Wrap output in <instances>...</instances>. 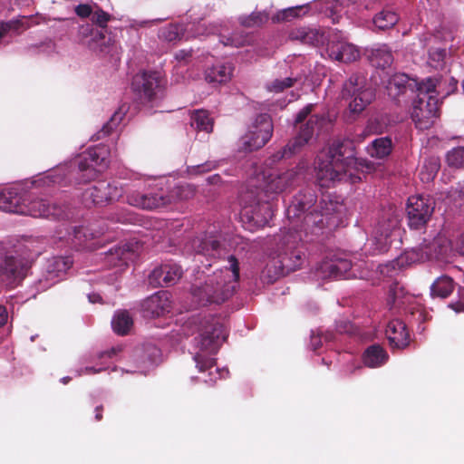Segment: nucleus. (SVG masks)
Returning <instances> with one entry per match:
<instances>
[{"mask_svg":"<svg viewBox=\"0 0 464 464\" xmlns=\"http://www.w3.org/2000/svg\"><path fill=\"white\" fill-rule=\"evenodd\" d=\"M8 318V314L5 306L0 305V327L3 326Z\"/></svg>","mask_w":464,"mask_h":464,"instance_id":"nucleus-61","label":"nucleus"},{"mask_svg":"<svg viewBox=\"0 0 464 464\" xmlns=\"http://www.w3.org/2000/svg\"><path fill=\"white\" fill-rule=\"evenodd\" d=\"M170 295L167 291H159L145 299L141 304L144 316L159 317L169 312Z\"/></svg>","mask_w":464,"mask_h":464,"instance_id":"nucleus-22","label":"nucleus"},{"mask_svg":"<svg viewBox=\"0 0 464 464\" xmlns=\"http://www.w3.org/2000/svg\"><path fill=\"white\" fill-rule=\"evenodd\" d=\"M219 235L215 231L200 234L185 245V250L188 253H194L198 256H203L207 260L221 258L224 250L221 247Z\"/></svg>","mask_w":464,"mask_h":464,"instance_id":"nucleus-15","label":"nucleus"},{"mask_svg":"<svg viewBox=\"0 0 464 464\" xmlns=\"http://www.w3.org/2000/svg\"><path fill=\"white\" fill-rule=\"evenodd\" d=\"M231 63H218L205 71V80L212 84H226L233 76Z\"/></svg>","mask_w":464,"mask_h":464,"instance_id":"nucleus-29","label":"nucleus"},{"mask_svg":"<svg viewBox=\"0 0 464 464\" xmlns=\"http://www.w3.org/2000/svg\"><path fill=\"white\" fill-rule=\"evenodd\" d=\"M450 246V240L440 233L432 239L425 238L420 245L421 252L426 256V260L439 258L446 255Z\"/></svg>","mask_w":464,"mask_h":464,"instance_id":"nucleus-26","label":"nucleus"},{"mask_svg":"<svg viewBox=\"0 0 464 464\" xmlns=\"http://www.w3.org/2000/svg\"><path fill=\"white\" fill-rule=\"evenodd\" d=\"M223 268L208 275L203 284L193 285L191 293L198 304H221L234 295L239 279L238 261L229 256Z\"/></svg>","mask_w":464,"mask_h":464,"instance_id":"nucleus-5","label":"nucleus"},{"mask_svg":"<svg viewBox=\"0 0 464 464\" xmlns=\"http://www.w3.org/2000/svg\"><path fill=\"white\" fill-rule=\"evenodd\" d=\"M128 111V106L122 104L119 109L111 115L109 121L103 125L102 130L98 133V139L102 136L108 135L111 130L116 129L124 120Z\"/></svg>","mask_w":464,"mask_h":464,"instance_id":"nucleus-41","label":"nucleus"},{"mask_svg":"<svg viewBox=\"0 0 464 464\" xmlns=\"http://www.w3.org/2000/svg\"><path fill=\"white\" fill-rule=\"evenodd\" d=\"M185 336H194L193 345L196 349L193 359L199 372L208 371V379H203L206 383L211 384L218 378H225L228 374L227 369L214 367V359L211 357L219 349L226 340L227 334L218 317L207 314H197L188 317L180 326Z\"/></svg>","mask_w":464,"mask_h":464,"instance_id":"nucleus-3","label":"nucleus"},{"mask_svg":"<svg viewBox=\"0 0 464 464\" xmlns=\"http://www.w3.org/2000/svg\"><path fill=\"white\" fill-rule=\"evenodd\" d=\"M220 42L225 46L240 47L247 42V36L243 34H234L231 36L220 34Z\"/></svg>","mask_w":464,"mask_h":464,"instance_id":"nucleus-48","label":"nucleus"},{"mask_svg":"<svg viewBox=\"0 0 464 464\" xmlns=\"http://www.w3.org/2000/svg\"><path fill=\"white\" fill-rule=\"evenodd\" d=\"M120 348H111L108 351L99 352L96 354L84 355L81 359L82 365L75 370V376L92 375L106 370L103 362H99L103 358H111L120 352Z\"/></svg>","mask_w":464,"mask_h":464,"instance_id":"nucleus-20","label":"nucleus"},{"mask_svg":"<svg viewBox=\"0 0 464 464\" xmlns=\"http://www.w3.org/2000/svg\"><path fill=\"white\" fill-rule=\"evenodd\" d=\"M268 18L266 12H253L249 15L240 16L239 23L246 27H255L263 24Z\"/></svg>","mask_w":464,"mask_h":464,"instance_id":"nucleus-44","label":"nucleus"},{"mask_svg":"<svg viewBox=\"0 0 464 464\" xmlns=\"http://www.w3.org/2000/svg\"><path fill=\"white\" fill-rule=\"evenodd\" d=\"M216 167V164L214 162H206L201 165L193 166L189 169L188 172L189 174H196L199 172H207L211 170Z\"/></svg>","mask_w":464,"mask_h":464,"instance_id":"nucleus-57","label":"nucleus"},{"mask_svg":"<svg viewBox=\"0 0 464 464\" xmlns=\"http://www.w3.org/2000/svg\"><path fill=\"white\" fill-rule=\"evenodd\" d=\"M305 40V44L316 45L323 41V34L317 29L309 28Z\"/></svg>","mask_w":464,"mask_h":464,"instance_id":"nucleus-54","label":"nucleus"},{"mask_svg":"<svg viewBox=\"0 0 464 464\" xmlns=\"http://www.w3.org/2000/svg\"><path fill=\"white\" fill-rule=\"evenodd\" d=\"M312 109H313V104H308L307 106H305L303 110H301L298 112L295 121L296 122L303 121L307 117V115L311 112Z\"/></svg>","mask_w":464,"mask_h":464,"instance_id":"nucleus-60","label":"nucleus"},{"mask_svg":"<svg viewBox=\"0 0 464 464\" xmlns=\"http://www.w3.org/2000/svg\"><path fill=\"white\" fill-rule=\"evenodd\" d=\"M295 177V172L294 170L285 172L277 169L265 170L256 177L257 182H259V191L257 193L268 200L273 199L293 184Z\"/></svg>","mask_w":464,"mask_h":464,"instance_id":"nucleus-13","label":"nucleus"},{"mask_svg":"<svg viewBox=\"0 0 464 464\" xmlns=\"http://www.w3.org/2000/svg\"><path fill=\"white\" fill-rule=\"evenodd\" d=\"M388 358L389 355L387 352L381 345L372 344L365 350L362 361L365 366L369 368H377L385 364Z\"/></svg>","mask_w":464,"mask_h":464,"instance_id":"nucleus-32","label":"nucleus"},{"mask_svg":"<svg viewBox=\"0 0 464 464\" xmlns=\"http://www.w3.org/2000/svg\"><path fill=\"white\" fill-rule=\"evenodd\" d=\"M370 61L372 65L384 69L392 63L393 56L391 49L386 44H382L372 50Z\"/></svg>","mask_w":464,"mask_h":464,"instance_id":"nucleus-36","label":"nucleus"},{"mask_svg":"<svg viewBox=\"0 0 464 464\" xmlns=\"http://www.w3.org/2000/svg\"><path fill=\"white\" fill-rule=\"evenodd\" d=\"M79 34L85 44L94 51H103L105 34L103 28H94L92 24L82 25Z\"/></svg>","mask_w":464,"mask_h":464,"instance_id":"nucleus-31","label":"nucleus"},{"mask_svg":"<svg viewBox=\"0 0 464 464\" xmlns=\"http://www.w3.org/2000/svg\"><path fill=\"white\" fill-rule=\"evenodd\" d=\"M438 84L436 78H427L418 84V95L413 101L411 117L420 130L430 129L439 116Z\"/></svg>","mask_w":464,"mask_h":464,"instance_id":"nucleus-6","label":"nucleus"},{"mask_svg":"<svg viewBox=\"0 0 464 464\" xmlns=\"http://www.w3.org/2000/svg\"><path fill=\"white\" fill-rule=\"evenodd\" d=\"M309 31V28H299L295 31H293L290 34L291 38L294 40H298L303 44H305L307 32Z\"/></svg>","mask_w":464,"mask_h":464,"instance_id":"nucleus-58","label":"nucleus"},{"mask_svg":"<svg viewBox=\"0 0 464 464\" xmlns=\"http://www.w3.org/2000/svg\"><path fill=\"white\" fill-rule=\"evenodd\" d=\"M301 78L296 76L286 77L283 80L276 79L273 81L271 83L267 84V90L269 92H280L285 89L290 88L294 85L295 82L300 81Z\"/></svg>","mask_w":464,"mask_h":464,"instance_id":"nucleus-46","label":"nucleus"},{"mask_svg":"<svg viewBox=\"0 0 464 464\" xmlns=\"http://www.w3.org/2000/svg\"><path fill=\"white\" fill-rule=\"evenodd\" d=\"M131 84L140 103L149 109L158 107L165 97L166 80L160 72H140L133 77Z\"/></svg>","mask_w":464,"mask_h":464,"instance_id":"nucleus-9","label":"nucleus"},{"mask_svg":"<svg viewBox=\"0 0 464 464\" xmlns=\"http://www.w3.org/2000/svg\"><path fill=\"white\" fill-rule=\"evenodd\" d=\"M321 3L324 5L322 11L325 13L329 12L332 16L338 15L344 11L345 8L344 3L339 0H324ZM333 20L335 21V17H333Z\"/></svg>","mask_w":464,"mask_h":464,"instance_id":"nucleus-49","label":"nucleus"},{"mask_svg":"<svg viewBox=\"0 0 464 464\" xmlns=\"http://www.w3.org/2000/svg\"><path fill=\"white\" fill-rule=\"evenodd\" d=\"M328 53L330 58L343 63L354 62L360 56L358 48L344 41L331 43L328 47Z\"/></svg>","mask_w":464,"mask_h":464,"instance_id":"nucleus-28","label":"nucleus"},{"mask_svg":"<svg viewBox=\"0 0 464 464\" xmlns=\"http://www.w3.org/2000/svg\"><path fill=\"white\" fill-rule=\"evenodd\" d=\"M400 212L390 206L382 211L372 236L367 239L365 250L372 255L386 252L393 240L400 237Z\"/></svg>","mask_w":464,"mask_h":464,"instance_id":"nucleus-8","label":"nucleus"},{"mask_svg":"<svg viewBox=\"0 0 464 464\" xmlns=\"http://www.w3.org/2000/svg\"><path fill=\"white\" fill-rule=\"evenodd\" d=\"M316 197L311 190H305L294 197L286 208L288 228L281 231L278 242V262L281 273H289L299 268L304 253L298 247L303 239L302 231L315 233L324 226H336L342 219L345 207L336 197L326 196L320 201V211L314 207Z\"/></svg>","mask_w":464,"mask_h":464,"instance_id":"nucleus-1","label":"nucleus"},{"mask_svg":"<svg viewBox=\"0 0 464 464\" xmlns=\"http://www.w3.org/2000/svg\"><path fill=\"white\" fill-rule=\"evenodd\" d=\"M454 288L455 284L452 278L448 276H441L430 285V295L432 297L447 298L451 295Z\"/></svg>","mask_w":464,"mask_h":464,"instance_id":"nucleus-35","label":"nucleus"},{"mask_svg":"<svg viewBox=\"0 0 464 464\" xmlns=\"http://www.w3.org/2000/svg\"><path fill=\"white\" fill-rule=\"evenodd\" d=\"M399 21V15L392 9L385 8L375 14L372 19L373 26L377 30L392 28Z\"/></svg>","mask_w":464,"mask_h":464,"instance_id":"nucleus-37","label":"nucleus"},{"mask_svg":"<svg viewBox=\"0 0 464 464\" xmlns=\"http://www.w3.org/2000/svg\"><path fill=\"white\" fill-rule=\"evenodd\" d=\"M324 122V117L313 115L308 120L306 125L301 129L299 134L293 140L289 141L282 150L273 156V161L290 158L299 151L303 146L308 143L314 132L319 130Z\"/></svg>","mask_w":464,"mask_h":464,"instance_id":"nucleus-17","label":"nucleus"},{"mask_svg":"<svg viewBox=\"0 0 464 464\" xmlns=\"http://www.w3.org/2000/svg\"><path fill=\"white\" fill-rule=\"evenodd\" d=\"M445 55H446V51L444 49L439 48V49L430 51L429 53L430 60L436 63V64L431 63V65L434 67H439L440 63L443 61Z\"/></svg>","mask_w":464,"mask_h":464,"instance_id":"nucleus-56","label":"nucleus"},{"mask_svg":"<svg viewBox=\"0 0 464 464\" xmlns=\"http://www.w3.org/2000/svg\"><path fill=\"white\" fill-rule=\"evenodd\" d=\"M413 299V296L410 295H404L403 289L398 285H395L390 290L388 304L391 308H402L405 312H411L413 314V308L411 307Z\"/></svg>","mask_w":464,"mask_h":464,"instance_id":"nucleus-33","label":"nucleus"},{"mask_svg":"<svg viewBox=\"0 0 464 464\" xmlns=\"http://www.w3.org/2000/svg\"><path fill=\"white\" fill-rule=\"evenodd\" d=\"M446 160L450 167L462 168L464 166V147H456L448 151Z\"/></svg>","mask_w":464,"mask_h":464,"instance_id":"nucleus-45","label":"nucleus"},{"mask_svg":"<svg viewBox=\"0 0 464 464\" xmlns=\"http://www.w3.org/2000/svg\"><path fill=\"white\" fill-rule=\"evenodd\" d=\"M88 299L90 303L95 304L102 301V296L99 294L92 293L88 295Z\"/></svg>","mask_w":464,"mask_h":464,"instance_id":"nucleus-64","label":"nucleus"},{"mask_svg":"<svg viewBox=\"0 0 464 464\" xmlns=\"http://www.w3.org/2000/svg\"><path fill=\"white\" fill-rule=\"evenodd\" d=\"M30 267L29 262L22 257L6 256L0 266V274L8 285L23 280Z\"/></svg>","mask_w":464,"mask_h":464,"instance_id":"nucleus-19","label":"nucleus"},{"mask_svg":"<svg viewBox=\"0 0 464 464\" xmlns=\"http://www.w3.org/2000/svg\"><path fill=\"white\" fill-rule=\"evenodd\" d=\"M73 232L74 237L81 241L82 237L85 239L97 237L102 235L105 230L103 228L95 230L93 227H78L74 228Z\"/></svg>","mask_w":464,"mask_h":464,"instance_id":"nucleus-51","label":"nucleus"},{"mask_svg":"<svg viewBox=\"0 0 464 464\" xmlns=\"http://www.w3.org/2000/svg\"><path fill=\"white\" fill-rule=\"evenodd\" d=\"M191 127L198 130H203L209 133L213 130V121L207 111L198 110L194 111L190 117Z\"/></svg>","mask_w":464,"mask_h":464,"instance_id":"nucleus-40","label":"nucleus"},{"mask_svg":"<svg viewBox=\"0 0 464 464\" xmlns=\"http://www.w3.org/2000/svg\"><path fill=\"white\" fill-rule=\"evenodd\" d=\"M273 130L274 126L269 115L265 113L257 115L241 138L243 148L253 151L264 147L271 139Z\"/></svg>","mask_w":464,"mask_h":464,"instance_id":"nucleus-12","label":"nucleus"},{"mask_svg":"<svg viewBox=\"0 0 464 464\" xmlns=\"http://www.w3.org/2000/svg\"><path fill=\"white\" fill-rule=\"evenodd\" d=\"M440 169V164L436 159H430L429 162L425 163L422 169L420 172L421 180L430 181L436 176Z\"/></svg>","mask_w":464,"mask_h":464,"instance_id":"nucleus-47","label":"nucleus"},{"mask_svg":"<svg viewBox=\"0 0 464 464\" xmlns=\"http://www.w3.org/2000/svg\"><path fill=\"white\" fill-rule=\"evenodd\" d=\"M220 33V30L216 24H211L208 26L205 23H198L195 26V30L192 33L191 36L197 37L200 35L209 34H217Z\"/></svg>","mask_w":464,"mask_h":464,"instance_id":"nucleus-52","label":"nucleus"},{"mask_svg":"<svg viewBox=\"0 0 464 464\" xmlns=\"http://www.w3.org/2000/svg\"><path fill=\"white\" fill-rule=\"evenodd\" d=\"M372 168L371 162L354 157L351 141L336 140L318 155L315 172L319 185L330 187L336 181L359 182Z\"/></svg>","mask_w":464,"mask_h":464,"instance_id":"nucleus-4","label":"nucleus"},{"mask_svg":"<svg viewBox=\"0 0 464 464\" xmlns=\"http://www.w3.org/2000/svg\"><path fill=\"white\" fill-rule=\"evenodd\" d=\"M182 273V268L179 265L164 264L151 271L149 281L154 286H169L176 284L181 277Z\"/></svg>","mask_w":464,"mask_h":464,"instance_id":"nucleus-21","label":"nucleus"},{"mask_svg":"<svg viewBox=\"0 0 464 464\" xmlns=\"http://www.w3.org/2000/svg\"><path fill=\"white\" fill-rule=\"evenodd\" d=\"M426 261V256L421 252L420 246L405 251L396 259L391 263L380 266L381 273L386 276H392L390 274L389 268L393 270L396 268H402L404 266Z\"/></svg>","mask_w":464,"mask_h":464,"instance_id":"nucleus-25","label":"nucleus"},{"mask_svg":"<svg viewBox=\"0 0 464 464\" xmlns=\"http://www.w3.org/2000/svg\"><path fill=\"white\" fill-rule=\"evenodd\" d=\"M133 324V319L127 311H118L111 320V327L121 335L126 334Z\"/></svg>","mask_w":464,"mask_h":464,"instance_id":"nucleus-39","label":"nucleus"},{"mask_svg":"<svg viewBox=\"0 0 464 464\" xmlns=\"http://www.w3.org/2000/svg\"><path fill=\"white\" fill-rule=\"evenodd\" d=\"M127 201L130 205L143 208L154 209L170 203V198L162 191L158 192H133L128 195Z\"/></svg>","mask_w":464,"mask_h":464,"instance_id":"nucleus-23","label":"nucleus"},{"mask_svg":"<svg viewBox=\"0 0 464 464\" xmlns=\"http://www.w3.org/2000/svg\"><path fill=\"white\" fill-rule=\"evenodd\" d=\"M110 150L106 145H97L89 148L86 151L74 160L73 163L68 166L67 163L59 165L53 169L61 168L58 175L53 179L56 183H51L49 187L41 188L40 190H48L55 185L66 184L68 176L77 174L79 182H87L94 179L98 173L104 171L110 163ZM38 189H36L37 191ZM35 190H30L27 193L24 204L22 208L28 209V211L20 212V215H27L34 218H67L63 207L50 204L48 200L44 198H36L34 197Z\"/></svg>","mask_w":464,"mask_h":464,"instance_id":"nucleus-2","label":"nucleus"},{"mask_svg":"<svg viewBox=\"0 0 464 464\" xmlns=\"http://www.w3.org/2000/svg\"><path fill=\"white\" fill-rule=\"evenodd\" d=\"M360 267V264H352L347 258L334 257L323 260L315 269V276L321 279L365 278L367 272Z\"/></svg>","mask_w":464,"mask_h":464,"instance_id":"nucleus-11","label":"nucleus"},{"mask_svg":"<svg viewBox=\"0 0 464 464\" xmlns=\"http://www.w3.org/2000/svg\"><path fill=\"white\" fill-rule=\"evenodd\" d=\"M264 196L257 193L253 201L246 203L241 209V218L249 224V228L265 227L273 215V206Z\"/></svg>","mask_w":464,"mask_h":464,"instance_id":"nucleus-14","label":"nucleus"},{"mask_svg":"<svg viewBox=\"0 0 464 464\" xmlns=\"http://www.w3.org/2000/svg\"><path fill=\"white\" fill-rule=\"evenodd\" d=\"M311 344H312L314 350L318 349L321 346V344H322L321 337L320 336H315V335L313 334L311 336Z\"/></svg>","mask_w":464,"mask_h":464,"instance_id":"nucleus-63","label":"nucleus"},{"mask_svg":"<svg viewBox=\"0 0 464 464\" xmlns=\"http://www.w3.org/2000/svg\"><path fill=\"white\" fill-rule=\"evenodd\" d=\"M304 8L303 5L295 6V7H289L286 9H284L280 13H278L275 17H273L274 21H284V20H290L292 18L298 16V12Z\"/></svg>","mask_w":464,"mask_h":464,"instance_id":"nucleus-53","label":"nucleus"},{"mask_svg":"<svg viewBox=\"0 0 464 464\" xmlns=\"http://www.w3.org/2000/svg\"><path fill=\"white\" fill-rule=\"evenodd\" d=\"M392 150V142L388 137L376 139L367 147L368 154L376 159H383L389 156Z\"/></svg>","mask_w":464,"mask_h":464,"instance_id":"nucleus-38","label":"nucleus"},{"mask_svg":"<svg viewBox=\"0 0 464 464\" xmlns=\"http://www.w3.org/2000/svg\"><path fill=\"white\" fill-rule=\"evenodd\" d=\"M385 334L391 346L394 348L402 349L409 344V333L405 324L400 319L390 321Z\"/></svg>","mask_w":464,"mask_h":464,"instance_id":"nucleus-27","label":"nucleus"},{"mask_svg":"<svg viewBox=\"0 0 464 464\" xmlns=\"http://www.w3.org/2000/svg\"><path fill=\"white\" fill-rule=\"evenodd\" d=\"M190 56V52H188V51H185V50H180L179 51L176 55H175V58L178 60V61H184L187 59V57Z\"/></svg>","mask_w":464,"mask_h":464,"instance_id":"nucleus-62","label":"nucleus"},{"mask_svg":"<svg viewBox=\"0 0 464 464\" xmlns=\"http://www.w3.org/2000/svg\"><path fill=\"white\" fill-rule=\"evenodd\" d=\"M110 20V15L102 11L97 10L92 14V21L95 22L100 27L104 28Z\"/></svg>","mask_w":464,"mask_h":464,"instance_id":"nucleus-55","label":"nucleus"},{"mask_svg":"<svg viewBox=\"0 0 464 464\" xmlns=\"http://www.w3.org/2000/svg\"><path fill=\"white\" fill-rule=\"evenodd\" d=\"M184 35V28L179 24H169L160 29L159 37L167 42H176Z\"/></svg>","mask_w":464,"mask_h":464,"instance_id":"nucleus-42","label":"nucleus"},{"mask_svg":"<svg viewBox=\"0 0 464 464\" xmlns=\"http://www.w3.org/2000/svg\"><path fill=\"white\" fill-rule=\"evenodd\" d=\"M123 194L122 186L118 181L100 180L83 193L86 205H105L118 200Z\"/></svg>","mask_w":464,"mask_h":464,"instance_id":"nucleus-16","label":"nucleus"},{"mask_svg":"<svg viewBox=\"0 0 464 464\" xmlns=\"http://www.w3.org/2000/svg\"><path fill=\"white\" fill-rule=\"evenodd\" d=\"M72 265V260L69 256H53L50 258L46 266V281H51V284L59 282L71 268Z\"/></svg>","mask_w":464,"mask_h":464,"instance_id":"nucleus-30","label":"nucleus"},{"mask_svg":"<svg viewBox=\"0 0 464 464\" xmlns=\"http://www.w3.org/2000/svg\"><path fill=\"white\" fill-rule=\"evenodd\" d=\"M136 244L127 243L123 246L111 248L105 255V261L110 266H123L137 257Z\"/></svg>","mask_w":464,"mask_h":464,"instance_id":"nucleus-24","label":"nucleus"},{"mask_svg":"<svg viewBox=\"0 0 464 464\" xmlns=\"http://www.w3.org/2000/svg\"><path fill=\"white\" fill-rule=\"evenodd\" d=\"M434 210V201L431 198L414 195L408 198L407 214L409 226L411 228L419 229L430 219Z\"/></svg>","mask_w":464,"mask_h":464,"instance_id":"nucleus-18","label":"nucleus"},{"mask_svg":"<svg viewBox=\"0 0 464 464\" xmlns=\"http://www.w3.org/2000/svg\"><path fill=\"white\" fill-rule=\"evenodd\" d=\"M374 90L362 73H354L343 83L342 98L353 114L361 113L374 99Z\"/></svg>","mask_w":464,"mask_h":464,"instance_id":"nucleus-10","label":"nucleus"},{"mask_svg":"<svg viewBox=\"0 0 464 464\" xmlns=\"http://www.w3.org/2000/svg\"><path fill=\"white\" fill-rule=\"evenodd\" d=\"M30 18L23 17L18 21H10L7 23H0V39L10 30H18L20 25L25 29L30 26L28 22Z\"/></svg>","mask_w":464,"mask_h":464,"instance_id":"nucleus-50","label":"nucleus"},{"mask_svg":"<svg viewBox=\"0 0 464 464\" xmlns=\"http://www.w3.org/2000/svg\"><path fill=\"white\" fill-rule=\"evenodd\" d=\"M75 13L81 17H88L92 14V7L89 5H79L75 8Z\"/></svg>","mask_w":464,"mask_h":464,"instance_id":"nucleus-59","label":"nucleus"},{"mask_svg":"<svg viewBox=\"0 0 464 464\" xmlns=\"http://www.w3.org/2000/svg\"><path fill=\"white\" fill-rule=\"evenodd\" d=\"M195 194V188L190 184H180L176 186L170 192L169 197L170 203L173 200H185L192 198Z\"/></svg>","mask_w":464,"mask_h":464,"instance_id":"nucleus-43","label":"nucleus"},{"mask_svg":"<svg viewBox=\"0 0 464 464\" xmlns=\"http://www.w3.org/2000/svg\"><path fill=\"white\" fill-rule=\"evenodd\" d=\"M409 84V77L404 73H396L392 75L387 84L386 91L392 99L398 98L401 94L406 92Z\"/></svg>","mask_w":464,"mask_h":464,"instance_id":"nucleus-34","label":"nucleus"},{"mask_svg":"<svg viewBox=\"0 0 464 464\" xmlns=\"http://www.w3.org/2000/svg\"><path fill=\"white\" fill-rule=\"evenodd\" d=\"M60 170L61 168L38 175L33 179L25 181L23 187L16 185L0 189V209L15 214L28 211V209L22 208L28 191L44 188L49 187L51 183H56L57 181L53 179Z\"/></svg>","mask_w":464,"mask_h":464,"instance_id":"nucleus-7","label":"nucleus"}]
</instances>
